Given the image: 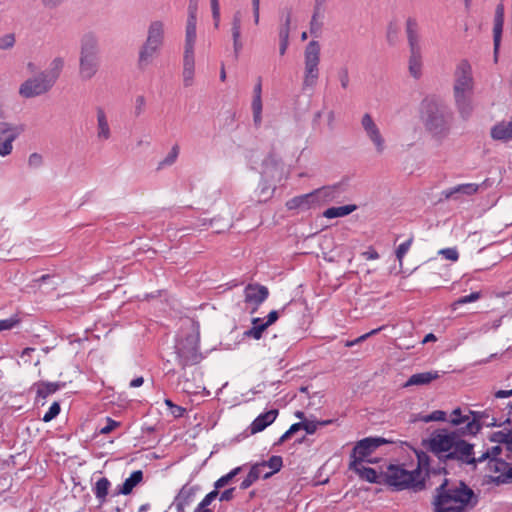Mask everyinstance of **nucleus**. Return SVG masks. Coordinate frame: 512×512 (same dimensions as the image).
I'll list each match as a JSON object with an SVG mask.
<instances>
[{
  "instance_id": "5701e85b",
  "label": "nucleus",
  "mask_w": 512,
  "mask_h": 512,
  "mask_svg": "<svg viewBox=\"0 0 512 512\" xmlns=\"http://www.w3.org/2000/svg\"><path fill=\"white\" fill-rule=\"evenodd\" d=\"M195 74V60L194 53H184L183 57V84L185 87H190L193 84Z\"/></svg>"
},
{
  "instance_id": "cd10ccee",
  "label": "nucleus",
  "mask_w": 512,
  "mask_h": 512,
  "mask_svg": "<svg viewBox=\"0 0 512 512\" xmlns=\"http://www.w3.org/2000/svg\"><path fill=\"white\" fill-rule=\"evenodd\" d=\"M439 378L438 372H423V373H417L413 374L405 383L404 387H409L413 385H426L429 384L431 381L436 380Z\"/></svg>"
},
{
  "instance_id": "f03ea898",
  "label": "nucleus",
  "mask_w": 512,
  "mask_h": 512,
  "mask_svg": "<svg viewBox=\"0 0 512 512\" xmlns=\"http://www.w3.org/2000/svg\"><path fill=\"white\" fill-rule=\"evenodd\" d=\"M477 502L478 496L463 481L443 478L435 489L431 506L433 512H469Z\"/></svg>"
},
{
  "instance_id": "7c9ffc66",
  "label": "nucleus",
  "mask_w": 512,
  "mask_h": 512,
  "mask_svg": "<svg viewBox=\"0 0 512 512\" xmlns=\"http://www.w3.org/2000/svg\"><path fill=\"white\" fill-rule=\"evenodd\" d=\"M64 67V60L60 57H57L52 60L49 69L42 71V73L47 76L50 81L55 84L57 79L60 76V73Z\"/></svg>"
},
{
  "instance_id": "f257e3e1",
  "label": "nucleus",
  "mask_w": 512,
  "mask_h": 512,
  "mask_svg": "<svg viewBox=\"0 0 512 512\" xmlns=\"http://www.w3.org/2000/svg\"><path fill=\"white\" fill-rule=\"evenodd\" d=\"M449 422L457 428L435 430L428 439L429 451L445 467L454 461L466 465L475 464L474 445L462 438L475 435L481 429L475 413L469 411L463 415L461 409L456 408L450 414Z\"/></svg>"
},
{
  "instance_id": "f8f14e48",
  "label": "nucleus",
  "mask_w": 512,
  "mask_h": 512,
  "mask_svg": "<svg viewBox=\"0 0 512 512\" xmlns=\"http://www.w3.org/2000/svg\"><path fill=\"white\" fill-rule=\"evenodd\" d=\"M489 483L497 486L512 483V466L503 459H490L487 464Z\"/></svg>"
},
{
  "instance_id": "338daca9",
  "label": "nucleus",
  "mask_w": 512,
  "mask_h": 512,
  "mask_svg": "<svg viewBox=\"0 0 512 512\" xmlns=\"http://www.w3.org/2000/svg\"><path fill=\"white\" fill-rule=\"evenodd\" d=\"M118 425H119V423H118V422H116V421H114V420H112V419L108 418V419H107V425H106V426H104L103 428H101L100 433H102V434H108V433H110L112 430H114V429H115V427H117Z\"/></svg>"
},
{
  "instance_id": "2eb2a0df",
  "label": "nucleus",
  "mask_w": 512,
  "mask_h": 512,
  "mask_svg": "<svg viewBox=\"0 0 512 512\" xmlns=\"http://www.w3.org/2000/svg\"><path fill=\"white\" fill-rule=\"evenodd\" d=\"M95 135L98 142L109 141L112 137V129L109 123L108 115L102 106L95 107Z\"/></svg>"
},
{
  "instance_id": "13d9d810",
  "label": "nucleus",
  "mask_w": 512,
  "mask_h": 512,
  "mask_svg": "<svg viewBox=\"0 0 512 512\" xmlns=\"http://www.w3.org/2000/svg\"><path fill=\"white\" fill-rule=\"evenodd\" d=\"M233 480L230 473L220 477L215 483H214V489L219 491V489L225 487Z\"/></svg>"
},
{
  "instance_id": "603ef678",
  "label": "nucleus",
  "mask_w": 512,
  "mask_h": 512,
  "mask_svg": "<svg viewBox=\"0 0 512 512\" xmlns=\"http://www.w3.org/2000/svg\"><path fill=\"white\" fill-rule=\"evenodd\" d=\"M146 99L143 95H139L135 99L134 114L136 117L140 116L145 109Z\"/></svg>"
},
{
  "instance_id": "c03bdc74",
  "label": "nucleus",
  "mask_w": 512,
  "mask_h": 512,
  "mask_svg": "<svg viewBox=\"0 0 512 512\" xmlns=\"http://www.w3.org/2000/svg\"><path fill=\"white\" fill-rule=\"evenodd\" d=\"M338 80L343 89H347L350 83L349 71L347 67H342L337 72Z\"/></svg>"
},
{
  "instance_id": "2f4dec72",
  "label": "nucleus",
  "mask_w": 512,
  "mask_h": 512,
  "mask_svg": "<svg viewBox=\"0 0 512 512\" xmlns=\"http://www.w3.org/2000/svg\"><path fill=\"white\" fill-rule=\"evenodd\" d=\"M252 325L253 326L245 332V335L259 340L262 337L263 332L268 328V324L264 323L260 318H254L252 320Z\"/></svg>"
},
{
  "instance_id": "b1692460",
  "label": "nucleus",
  "mask_w": 512,
  "mask_h": 512,
  "mask_svg": "<svg viewBox=\"0 0 512 512\" xmlns=\"http://www.w3.org/2000/svg\"><path fill=\"white\" fill-rule=\"evenodd\" d=\"M241 24H242V13L240 11H236L233 15L232 19V38H233V48L234 53L238 56L241 51L243 44L241 42Z\"/></svg>"
},
{
  "instance_id": "c85d7f7f",
  "label": "nucleus",
  "mask_w": 512,
  "mask_h": 512,
  "mask_svg": "<svg viewBox=\"0 0 512 512\" xmlns=\"http://www.w3.org/2000/svg\"><path fill=\"white\" fill-rule=\"evenodd\" d=\"M197 20L187 19L184 53H194Z\"/></svg>"
},
{
  "instance_id": "f704fd0d",
  "label": "nucleus",
  "mask_w": 512,
  "mask_h": 512,
  "mask_svg": "<svg viewBox=\"0 0 512 512\" xmlns=\"http://www.w3.org/2000/svg\"><path fill=\"white\" fill-rule=\"evenodd\" d=\"M37 396L46 398L48 395L56 392L60 388V384L52 382H39L36 384Z\"/></svg>"
},
{
  "instance_id": "0e129e2a",
  "label": "nucleus",
  "mask_w": 512,
  "mask_h": 512,
  "mask_svg": "<svg viewBox=\"0 0 512 512\" xmlns=\"http://www.w3.org/2000/svg\"><path fill=\"white\" fill-rule=\"evenodd\" d=\"M278 164H279V160L275 156H273V155L268 156L263 161V166H264V169H265L264 173L268 172L270 166L276 168L278 166Z\"/></svg>"
},
{
  "instance_id": "6e6552de",
  "label": "nucleus",
  "mask_w": 512,
  "mask_h": 512,
  "mask_svg": "<svg viewBox=\"0 0 512 512\" xmlns=\"http://www.w3.org/2000/svg\"><path fill=\"white\" fill-rule=\"evenodd\" d=\"M338 186H328L316 189L311 193L296 196L286 203L289 210H308L320 202L330 201L335 198Z\"/></svg>"
},
{
  "instance_id": "393cba45",
  "label": "nucleus",
  "mask_w": 512,
  "mask_h": 512,
  "mask_svg": "<svg viewBox=\"0 0 512 512\" xmlns=\"http://www.w3.org/2000/svg\"><path fill=\"white\" fill-rule=\"evenodd\" d=\"M417 458H418V466L416 469H420V471L423 473V476L425 478L429 477L431 474H440L442 472L445 474L447 473L445 466H441L438 468L431 467V459L427 454H425V453L418 454Z\"/></svg>"
},
{
  "instance_id": "423d86ee",
  "label": "nucleus",
  "mask_w": 512,
  "mask_h": 512,
  "mask_svg": "<svg viewBox=\"0 0 512 512\" xmlns=\"http://www.w3.org/2000/svg\"><path fill=\"white\" fill-rule=\"evenodd\" d=\"M100 49L97 37L92 33L83 35L80 42L79 77L91 80L100 68Z\"/></svg>"
},
{
  "instance_id": "72a5a7b5",
  "label": "nucleus",
  "mask_w": 512,
  "mask_h": 512,
  "mask_svg": "<svg viewBox=\"0 0 512 512\" xmlns=\"http://www.w3.org/2000/svg\"><path fill=\"white\" fill-rule=\"evenodd\" d=\"M263 464H266V469L269 468V472H265L264 479L271 477L274 473L280 471L283 460L281 456H272L268 461H262Z\"/></svg>"
},
{
  "instance_id": "a211bd4d",
  "label": "nucleus",
  "mask_w": 512,
  "mask_h": 512,
  "mask_svg": "<svg viewBox=\"0 0 512 512\" xmlns=\"http://www.w3.org/2000/svg\"><path fill=\"white\" fill-rule=\"evenodd\" d=\"M164 33L165 26L163 21L154 20L148 26L147 38L145 41L161 48L164 43Z\"/></svg>"
},
{
  "instance_id": "4468645a",
  "label": "nucleus",
  "mask_w": 512,
  "mask_h": 512,
  "mask_svg": "<svg viewBox=\"0 0 512 512\" xmlns=\"http://www.w3.org/2000/svg\"><path fill=\"white\" fill-rule=\"evenodd\" d=\"M387 443L384 438H364L358 441L351 453V460L367 461L372 463L373 461L368 457L382 444Z\"/></svg>"
},
{
  "instance_id": "de8ad7c7",
  "label": "nucleus",
  "mask_w": 512,
  "mask_h": 512,
  "mask_svg": "<svg viewBox=\"0 0 512 512\" xmlns=\"http://www.w3.org/2000/svg\"><path fill=\"white\" fill-rule=\"evenodd\" d=\"M20 323V319L17 316H13L9 319L0 320V331L10 330Z\"/></svg>"
},
{
  "instance_id": "e2e57ef3",
  "label": "nucleus",
  "mask_w": 512,
  "mask_h": 512,
  "mask_svg": "<svg viewBox=\"0 0 512 512\" xmlns=\"http://www.w3.org/2000/svg\"><path fill=\"white\" fill-rule=\"evenodd\" d=\"M302 428L308 433L313 434L318 428L317 421L304 420L301 422Z\"/></svg>"
},
{
  "instance_id": "a19ab883",
  "label": "nucleus",
  "mask_w": 512,
  "mask_h": 512,
  "mask_svg": "<svg viewBox=\"0 0 512 512\" xmlns=\"http://www.w3.org/2000/svg\"><path fill=\"white\" fill-rule=\"evenodd\" d=\"M179 154V146L177 144L173 145L168 155L161 161L160 166H169L172 165Z\"/></svg>"
},
{
  "instance_id": "49530a36",
  "label": "nucleus",
  "mask_w": 512,
  "mask_h": 512,
  "mask_svg": "<svg viewBox=\"0 0 512 512\" xmlns=\"http://www.w3.org/2000/svg\"><path fill=\"white\" fill-rule=\"evenodd\" d=\"M413 242V238H409L406 242L400 244L396 250V258L398 259V261L400 263H402V260L405 256V254L407 253V251L409 250L411 244Z\"/></svg>"
},
{
  "instance_id": "dca6fc26",
  "label": "nucleus",
  "mask_w": 512,
  "mask_h": 512,
  "mask_svg": "<svg viewBox=\"0 0 512 512\" xmlns=\"http://www.w3.org/2000/svg\"><path fill=\"white\" fill-rule=\"evenodd\" d=\"M244 294L245 302L254 304V310H256L257 307L267 299L269 291L265 286L259 284H248L245 287Z\"/></svg>"
},
{
  "instance_id": "4d7b16f0",
  "label": "nucleus",
  "mask_w": 512,
  "mask_h": 512,
  "mask_svg": "<svg viewBox=\"0 0 512 512\" xmlns=\"http://www.w3.org/2000/svg\"><path fill=\"white\" fill-rule=\"evenodd\" d=\"M211 2V10H212V16L215 21V27L217 28L219 26V20H220V8H219V2L218 0H210Z\"/></svg>"
},
{
  "instance_id": "4c0bfd02",
  "label": "nucleus",
  "mask_w": 512,
  "mask_h": 512,
  "mask_svg": "<svg viewBox=\"0 0 512 512\" xmlns=\"http://www.w3.org/2000/svg\"><path fill=\"white\" fill-rule=\"evenodd\" d=\"M292 12L290 9H287L286 16L284 19V23L281 24L279 28V39H288L290 34V24H291Z\"/></svg>"
},
{
  "instance_id": "412c9836",
  "label": "nucleus",
  "mask_w": 512,
  "mask_h": 512,
  "mask_svg": "<svg viewBox=\"0 0 512 512\" xmlns=\"http://www.w3.org/2000/svg\"><path fill=\"white\" fill-rule=\"evenodd\" d=\"M278 416L277 409H271L259 415L250 425L251 434H256L263 431L266 427L272 424Z\"/></svg>"
},
{
  "instance_id": "ea45409f",
  "label": "nucleus",
  "mask_w": 512,
  "mask_h": 512,
  "mask_svg": "<svg viewBox=\"0 0 512 512\" xmlns=\"http://www.w3.org/2000/svg\"><path fill=\"white\" fill-rule=\"evenodd\" d=\"M196 490V487L184 485L178 493L177 500H182L184 503H189Z\"/></svg>"
},
{
  "instance_id": "37998d69",
  "label": "nucleus",
  "mask_w": 512,
  "mask_h": 512,
  "mask_svg": "<svg viewBox=\"0 0 512 512\" xmlns=\"http://www.w3.org/2000/svg\"><path fill=\"white\" fill-rule=\"evenodd\" d=\"M382 329H384V326L379 327V328H377V329H373V330H371L370 332H368V333H366V334H363V335L359 336V337H358V338H356L355 340H352V341H346L345 346H346V347H352V346H354V345H356V344H359V343H361V342L365 341V340H366L367 338H369L370 336L377 334V333H378L379 331H381Z\"/></svg>"
},
{
  "instance_id": "052dcab7",
  "label": "nucleus",
  "mask_w": 512,
  "mask_h": 512,
  "mask_svg": "<svg viewBox=\"0 0 512 512\" xmlns=\"http://www.w3.org/2000/svg\"><path fill=\"white\" fill-rule=\"evenodd\" d=\"M257 481V475L254 472H249L247 477L240 484L242 490L248 489L254 482Z\"/></svg>"
},
{
  "instance_id": "864d4df0",
  "label": "nucleus",
  "mask_w": 512,
  "mask_h": 512,
  "mask_svg": "<svg viewBox=\"0 0 512 512\" xmlns=\"http://www.w3.org/2000/svg\"><path fill=\"white\" fill-rule=\"evenodd\" d=\"M43 164V157L39 153H32L28 157V166L31 168H39Z\"/></svg>"
},
{
  "instance_id": "ddd939ff",
  "label": "nucleus",
  "mask_w": 512,
  "mask_h": 512,
  "mask_svg": "<svg viewBox=\"0 0 512 512\" xmlns=\"http://www.w3.org/2000/svg\"><path fill=\"white\" fill-rule=\"evenodd\" d=\"M361 126L367 138L374 145L376 154L382 155L386 150V141L380 131V128L375 123V121L373 120L372 116L369 113H365L362 116Z\"/></svg>"
},
{
  "instance_id": "39448f33",
  "label": "nucleus",
  "mask_w": 512,
  "mask_h": 512,
  "mask_svg": "<svg viewBox=\"0 0 512 512\" xmlns=\"http://www.w3.org/2000/svg\"><path fill=\"white\" fill-rule=\"evenodd\" d=\"M421 118L429 132L433 135H443L449 129L451 113L442 101L427 97L421 104Z\"/></svg>"
},
{
  "instance_id": "0eeeda50",
  "label": "nucleus",
  "mask_w": 512,
  "mask_h": 512,
  "mask_svg": "<svg viewBox=\"0 0 512 512\" xmlns=\"http://www.w3.org/2000/svg\"><path fill=\"white\" fill-rule=\"evenodd\" d=\"M320 44L310 41L304 51V76L302 90H313L319 78Z\"/></svg>"
},
{
  "instance_id": "473e14b6",
  "label": "nucleus",
  "mask_w": 512,
  "mask_h": 512,
  "mask_svg": "<svg viewBox=\"0 0 512 512\" xmlns=\"http://www.w3.org/2000/svg\"><path fill=\"white\" fill-rule=\"evenodd\" d=\"M356 209V205H344L339 207L328 208L324 212V216L327 218L343 217L352 213Z\"/></svg>"
},
{
  "instance_id": "8fccbe9b",
  "label": "nucleus",
  "mask_w": 512,
  "mask_h": 512,
  "mask_svg": "<svg viewBox=\"0 0 512 512\" xmlns=\"http://www.w3.org/2000/svg\"><path fill=\"white\" fill-rule=\"evenodd\" d=\"M439 254L442 255L445 259L453 262L457 261L459 258V253L456 248L441 249Z\"/></svg>"
},
{
  "instance_id": "f3484780",
  "label": "nucleus",
  "mask_w": 512,
  "mask_h": 512,
  "mask_svg": "<svg viewBox=\"0 0 512 512\" xmlns=\"http://www.w3.org/2000/svg\"><path fill=\"white\" fill-rule=\"evenodd\" d=\"M363 461L359 460H351L349 464V468L355 471L362 479L370 482V483H384L382 472L380 474L377 471L370 467L362 466Z\"/></svg>"
},
{
  "instance_id": "6ab92c4d",
  "label": "nucleus",
  "mask_w": 512,
  "mask_h": 512,
  "mask_svg": "<svg viewBox=\"0 0 512 512\" xmlns=\"http://www.w3.org/2000/svg\"><path fill=\"white\" fill-rule=\"evenodd\" d=\"M504 25V6L499 4L495 10L494 27H493V42H494V53L497 55Z\"/></svg>"
},
{
  "instance_id": "9b49d317",
  "label": "nucleus",
  "mask_w": 512,
  "mask_h": 512,
  "mask_svg": "<svg viewBox=\"0 0 512 512\" xmlns=\"http://www.w3.org/2000/svg\"><path fill=\"white\" fill-rule=\"evenodd\" d=\"M54 84L42 72L24 81L19 88V94L23 98H33L47 93Z\"/></svg>"
},
{
  "instance_id": "20e7f679",
  "label": "nucleus",
  "mask_w": 512,
  "mask_h": 512,
  "mask_svg": "<svg viewBox=\"0 0 512 512\" xmlns=\"http://www.w3.org/2000/svg\"><path fill=\"white\" fill-rule=\"evenodd\" d=\"M383 481L394 491L411 490L420 492L426 489L425 477L420 469L406 470L401 465H389L382 472Z\"/></svg>"
},
{
  "instance_id": "09e8293b",
  "label": "nucleus",
  "mask_w": 512,
  "mask_h": 512,
  "mask_svg": "<svg viewBox=\"0 0 512 512\" xmlns=\"http://www.w3.org/2000/svg\"><path fill=\"white\" fill-rule=\"evenodd\" d=\"M59 413H60V405L58 402H54L50 406L48 412H46L45 415L43 416V421L49 422L52 419H54Z\"/></svg>"
},
{
  "instance_id": "c9c22d12",
  "label": "nucleus",
  "mask_w": 512,
  "mask_h": 512,
  "mask_svg": "<svg viewBox=\"0 0 512 512\" xmlns=\"http://www.w3.org/2000/svg\"><path fill=\"white\" fill-rule=\"evenodd\" d=\"M477 190H478V185H476V184H463V185H459V186L452 188L449 191L445 192V197L450 198L456 193L472 195V194L476 193Z\"/></svg>"
},
{
  "instance_id": "3c124183",
  "label": "nucleus",
  "mask_w": 512,
  "mask_h": 512,
  "mask_svg": "<svg viewBox=\"0 0 512 512\" xmlns=\"http://www.w3.org/2000/svg\"><path fill=\"white\" fill-rule=\"evenodd\" d=\"M480 297H481L480 292H473L470 295L463 296V297L459 298L457 301L454 302L453 306L455 307L457 305H463L466 303L474 302V301H477L478 299H480Z\"/></svg>"
},
{
  "instance_id": "aec40b11",
  "label": "nucleus",
  "mask_w": 512,
  "mask_h": 512,
  "mask_svg": "<svg viewBox=\"0 0 512 512\" xmlns=\"http://www.w3.org/2000/svg\"><path fill=\"white\" fill-rule=\"evenodd\" d=\"M160 49V47L145 41L139 49V69L144 70L146 67H148L152 63L154 57L158 54Z\"/></svg>"
},
{
  "instance_id": "bb28decb",
  "label": "nucleus",
  "mask_w": 512,
  "mask_h": 512,
  "mask_svg": "<svg viewBox=\"0 0 512 512\" xmlns=\"http://www.w3.org/2000/svg\"><path fill=\"white\" fill-rule=\"evenodd\" d=\"M491 137L494 140L509 141L512 139V120L509 122H500L491 129Z\"/></svg>"
},
{
  "instance_id": "a878e982",
  "label": "nucleus",
  "mask_w": 512,
  "mask_h": 512,
  "mask_svg": "<svg viewBox=\"0 0 512 512\" xmlns=\"http://www.w3.org/2000/svg\"><path fill=\"white\" fill-rule=\"evenodd\" d=\"M24 132L23 125H15L10 122H0V139L15 141Z\"/></svg>"
},
{
  "instance_id": "bf43d9fd",
  "label": "nucleus",
  "mask_w": 512,
  "mask_h": 512,
  "mask_svg": "<svg viewBox=\"0 0 512 512\" xmlns=\"http://www.w3.org/2000/svg\"><path fill=\"white\" fill-rule=\"evenodd\" d=\"M249 472H254L256 473L257 475V480L260 478V477H263L264 478V474L265 472H269L267 469H266V464H263L262 462L260 463H256L254 464L250 471Z\"/></svg>"
},
{
  "instance_id": "a18cd8bd",
  "label": "nucleus",
  "mask_w": 512,
  "mask_h": 512,
  "mask_svg": "<svg viewBox=\"0 0 512 512\" xmlns=\"http://www.w3.org/2000/svg\"><path fill=\"white\" fill-rule=\"evenodd\" d=\"M13 142L10 139H0V156L6 157L13 151Z\"/></svg>"
},
{
  "instance_id": "680f3d73",
  "label": "nucleus",
  "mask_w": 512,
  "mask_h": 512,
  "mask_svg": "<svg viewBox=\"0 0 512 512\" xmlns=\"http://www.w3.org/2000/svg\"><path fill=\"white\" fill-rule=\"evenodd\" d=\"M198 0H189L188 19L197 20Z\"/></svg>"
},
{
  "instance_id": "e433bc0d",
  "label": "nucleus",
  "mask_w": 512,
  "mask_h": 512,
  "mask_svg": "<svg viewBox=\"0 0 512 512\" xmlns=\"http://www.w3.org/2000/svg\"><path fill=\"white\" fill-rule=\"evenodd\" d=\"M501 451L502 448L499 445L493 446L487 449L486 452H484L481 456L475 457V464L472 465L476 467L478 463H482L486 460L490 461V459H499L498 456L501 453Z\"/></svg>"
},
{
  "instance_id": "7ed1b4c3",
  "label": "nucleus",
  "mask_w": 512,
  "mask_h": 512,
  "mask_svg": "<svg viewBox=\"0 0 512 512\" xmlns=\"http://www.w3.org/2000/svg\"><path fill=\"white\" fill-rule=\"evenodd\" d=\"M474 81L472 69L468 61L462 60L456 67L454 73V99L457 109L463 118H468L472 111V95Z\"/></svg>"
},
{
  "instance_id": "6e6d98bb",
  "label": "nucleus",
  "mask_w": 512,
  "mask_h": 512,
  "mask_svg": "<svg viewBox=\"0 0 512 512\" xmlns=\"http://www.w3.org/2000/svg\"><path fill=\"white\" fill-rule=\"evenodd\" d=\"M319 13L320 12H318V11H314V13H313V16H312V19H311V22H310V32H311V34H316L321 29V25L322 24L318 21Z\"/></svg>"
},
{
  "instance_id": "79ce46f5",
  "label": "nucleus",
  "mask_w": 512,
  "mask_h": 512,
  "mask_svg": "<svg viewBox=\"0 0 512 512\" xmlns=\"http://www.w3.org/2000/svg\"><path fill=\"white\" fill-rule=\"evenodd\" d=\"M420 420L425 423L432 422V421H445L446 413L441 410H436L426 416L421 417Z\"/></svg>"
},
{
  "instance_id": "5fc2aeb1",
  "label": "nucleus",
  "mask_w": 512,
  "mask_h": 512,
  "mask_svg": "<svg viewBox=\"0 0 512 512\" xmlns=\"http://www.w3.org/2000/svg\"><path fill=\"white\" fill-rule=\"evenodd\" d=\"M252 111L254 124L259 127L262 122V104H252Z\"/></svg>"
},
{
  "instance_id": "58836bf2",
  "label": "nucleus",
  "mask_w": 512,
  "mask_h": 512,
  "mask_svg": "<svg viewBox=\"0 0 512 512\" xmlns=\"http://www.w3.org/2000/svg\"><path fill=\"white\" fill-rule=\"evenodd\" d=\"M16 37L14 33H7L0 37V50H10L15 46Z\"/></svg>"
},
{
  "instance_id": "4be33fe9",
  "label": "nucleus",
  "mask_w": 512,
  "mask_h": 512,
  "mask_svg": "<svg viewBox=\"0 0 512 512\" xmlns=\"http://www.w3.org/2000/svg\"><path fill=\"white\" fill-rule=\"evenodd\" d=\"M143 480V472L141 470L134 471L121 486H118L113 495H129L133 489Z\"/></svg>"
},
{
  "instance_id": "1a4fd4ad",
  "label": "nucleus",
  "mask_w": 512,
  "mask_h": 512,
  "mask_svg": "<svg viewBox=\"0 0 512 512\" xmlns=\"http://www.w3.org/2000/svg\"><path fill=\"white\" fill-rule=\"evenodd\" d=\"M406 34L410 48L409 72L414 78L418 79L421 76L422 54L416 19L409 17L406 20Z\"/></svg>"
},
{
  "instance_id": "c756f323",
  "label": "nucleus",
  "mask_w": 512,
  "mask_h": 512,
  "mask_svg": "<svg viewBox=\"0 0 512 512\" xmlns=\"http://www.w3.org/2000/svg\"><path fill=\"white\" fill-rule=\"evenodd\" d=\"M111 483L106 477L98 479L93 487V492L100 504L106 502Z\"/></svg>"
},
{
  "instance_id": "774afa93",
  "label": "nucleus",
  "mask_w": 512,
  "mask_h": 512,
  "mask_svg": "<svg viewBox=\"0 0 512 512\" xmlns=\"http://www.w3.org/2000/svg\"><path fill=\"white\" fill-rule=\"evenodd\" d=\"M261 92H262L261 82L259 81L254 88V97H253L252 104H262Z\"/></svg>"
},
{
  "instance_id": "9d476101",
  "label": "nucleus",
  "mask_w": 512,
  "mask_h": 512,
  "mask_svg": "<svg viewBox=\"0 0 512 512\" xmlns=\"http://www.w3.org/2000/svg\"><path fill=\"white\" fill-rule=\"evenodd\" d=\"M176 350L183 367L198 364L203 358L199 352V333L188 334L178 342Z\"/></svg>"
},
{
  "instance_id": "69168bd1",
  "label": "nucleus",
  "mask_w": 512,
  "mask_h": 512,
  "mask_svg": "<svg viewBox=\"0 0 512 512\" xmlns=\"http://www.w3.org/2000/svg\"><path fill=\"white\" fill-rule=\"evenodd\" d=\"M218 495H219V491L214 489L213 491L209 492L204 497V499L200 502V504H202V506L209 507V505L218 497Z\"/></svg>"
}]
</instances>
